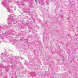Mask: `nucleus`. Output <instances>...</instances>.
<instances>
[{
    "label": "nucleus",
    "mask_w": 78,
    "mask_h": 78,
    "mask_svg": "<svg viewBox=\"0 0 78 78\" xmlns=\"http://www.w3.org/2000/svg\"><path fill=\"white\" fill-rule=\"evenodd\" d=\"M35 1L36 2V3H37V0H35Z\"/></svg>",
    "instance_id": "obj_1"
},
{
    "label": "nucleus",
    "mask_w": 78,
    "mask_h": 78,
    "mask_svg": "<svg viewBox=\"0 0 78 78\" xmlns=\"http://www.w3.org/2000/svg\"><path fill=\"white\" fill-rule=\"evenodd\" d=\"M2 55H3V53H2Z\"/></svg>",
    "instance_id": "obj_2"
}]
</instances>
